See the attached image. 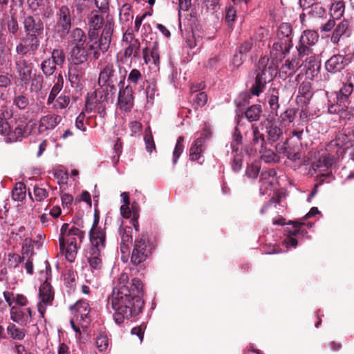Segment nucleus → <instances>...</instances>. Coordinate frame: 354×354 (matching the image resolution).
Returning a JSON list of instances; mask_svg holds the SVG:
<instances>
[{
	"instance_id": "f257e3e1",
	"label": "nucleus",
	"mask_w": 354,
	"mask_h": 354,
	"mask_svg": "<svg viewBox=\"0 0 354 354\" xmlns=\"http://www.w3.org/2000/svg\"><path fill=\"white\" fill-rule=\"evenodd\" d=\"M143 284L138 278L129 281L127 273L122 272L118 278L117 286L113 288L109 297L111 308L115 311L113 319L118 324L138 316L144 306Z\"/></svg>"
},
{
	"instance_id": "f03ea898",
	"label": "nucleus",
	"mask_w": 354,
	"mask_h": 354,
	"mask_svg": "<svg viewBox=\"0 0 354 354\" xmlns=\"http://www.w3.org/2000/svg\"><path fill=\"white\" fill-rule=\"evenodd\" d=\"M127 73L126 68L118 62L109 63L100 70L98 84L102 88L106 86L107 92L113 95L116 86H124Z\"/></svg>"
},
{
	"instance_id": "7ed1b4c3",
	"label": "nucleus",
	"mask_w": 354,
	"mask_h": 354,
	"mask_svg": "<svg viewBox=\"0 0 354 354\" xmlns=\"http://www.w3.org/2000/svg\"><path fill=\"white\" fill-rule=\"evenodd\" d=\"M155 247L147 233L139 234L134 241L131 263L142 269L145 268L144 262L152 254Z\"/></svg>"
},
{
	"instance_id": "20e7f679",
	"label": "nucleus",
	"mask_w": 354,
	"mask_h": 354,
	"mask_svg": "<svg viewBox=\"0 0 354 354\" xmlns=\"http://www.w3.org/2000/svg\"><path fill=\"white\" fill-rule=\"evenodd\" d=\"M292 27L288 23H282L277 29V37L272 45L271 53L275 58H285L292 47Z\"/></svg>"
},
{
	"instance_id": "39448f33",
	"label": "nucleus",
	"mask_w": 354,
	"mask_h": 354,
	"mask_svg": "<svg viewBox=\"0 0 354 354\" xmlns=\"http://www.w3.org/2000/svg\"><path fill=\"white\" fill-rule=\"evenodd\" d=\"M107 96L108 93H105L103 90H96L87 97L85 111L86 113L97 112L100 118L104 119L106 115Z\"/></svg>"
},
{
	"instance_id": "423d86ee",
	"label": "nucleus",
	"mask_w": 354,
	"mask_h": 354,
	"mask_svg": "<svg viewBox=\"0 0 354 354\" xmlns=\"http://www.w3.org/2000/svg\"><path fill=\"white\" fill-rule=\"evenodd\" d=\"M71 25L72 17L70 9L67 6H62L56 14L54 33L63 39L69 34Z\"/></svg>"
},
{
	"instance_id": "0eeeda50",
	"label": "nucleus",
	"mask_w": 354,
	"mask_h": 354,
	"mask_svg": "<svg viewBox=\"0 0 354 354\" xmlns=\"http://www.w3.org/2000/svg\"><path fill=\"white\" fill-rule=\"evenodd\" d=\"M14 64L19 81L25 85L28 84L32 79L34 64L27 59L26 55L17 53L14 56Z\"/></svg>"
},
{
	"instance_id": "6e6552de",
	"label": "nucleus",
	"mask_w": 354,
	"mask_h": 354,
	"mask_svg": "<svg viewBox=\"0 0 354 354\" xmlns=\"http://www.w3.org/2000/svg\"><path fill=\"white\" fill-rule=\"evenodd\" d=\"M55 298V292L50 283L46 279L39 288V299L37 310L41 319H44L45 313L48 306L53 305Z\"/></svg>"
},
{
	"instance_id": "1a4fd4ad",
	"label": "nucleus",
	"mask_w": 354,
	"mask_h": 354,
	"mask_svg": "<svg viewBox=\"0 0 354 354\" xmlns=\"http://www.w3.org/2000/svg\"><path fill=\"white\" fill-rule=\"evenodd\" d=\"M261 125L269 145H272L283 138V129L274 117L267 118L261 122Z\"/></svg>"
},
{
	"instance_id": "9d476101",
	"label": "nucleus",
	"mask_w": 354,
	"mask_h": 354,
	"mask_svg": "<svg viewBox=\"0 0 354 354\" xmlns=\"http://www.w3.org/2000/svg\"><path fill=\"white\" fill-rule=\"evenodd\" d=\"M354 140V131L350 129H343L335 137V140L330 141L327 145L326 150L331 151L334 148H337L335 151L338 157L344 153V147H348V145Z\"/></svg>"
},
{
	"instance_id": "9b49d317",
	"label": "nucleus",
	"mask_w": 354,
	"mask_h": 354,
	"mask_svg": "<svg viewBox=\"0 0 354 354\" xmlns=\"http://www.w3.org/2000/svg\"><path fill=\"white\" fill-rule=\"evenodd\" d=\"M42 36H36L35 34L27 35L20 39L16 46V53L18 55H26L28 53L35 55L40 46V39Z\"/></svg>"
},
{
	"instance_id": "f8f14e48",
	"label": "nucleus",
	"mask_w": 354,
	"mask_h": 354,
	"mask_svg": "<svg viewBox=\"0 0 354 354\" xmlns=\"http://www.w3.org/2000/svg\"><path fill=\"white\" fill-rule=\"evenodd\" d=\"M255 73L264 82H270L277 74V66L273 62H270L268 57H261L256 66Z\"/></svg>"
},
{
	"instance_id": "ddd939ff",
	"label": "nucleus",
	"mask_w": 354,
	"mask_h": 354,
	"mask_svg": "<svg viewBox=\"0 0 354 354\" xmlns=\"http://www.w3.org/2000/svg\"><path fill=\"white\" fill-rule=\"evenodd\" d=\"M24 32L27 35L35 34L36 36H43L44 24L38 15H27L22 21Z\"/></svg>"
},
{
	"instance_id": "4468645a",
	"label": "nucleus",
	"mask_w": 354,
	"mask_h": 354,
	"mask_svg": "<svg viewBox=\"0 0 354 354\" xmlns=\"http://www.w3.org/2000/svg\"><path fill=\"white\" fill-rule=\"evenodd\" d=\"M118 108L124 112H130L134 105L133 88L131 85L120 86L118 96Z\"/></svg>"
},
{
	"instance_id": "2eb2a0df",
	"label": "nucleus",
	"mask_w": 354,
	"mask_h": 354,
	"mask_svg": "<svg viewBox=\"0 0 354 354\" xmlns=\"http://www.w3.org/2000/svg\"><path fill=\"white\" fill-rule=\"evenodd\" d=\"M342 86L339 91L337 98L340 104L349 101V97L354 92V74L347 72L342 80Z\"/></svg>"
},
{
	"instance_id": "dca6fc26",
	"label": "nucleus",
	"mask_w": 354,
	"mask_h": 354,
	"mask_svg": "<svg viewBox=\"0 0 354 354\" xmlns=\"http://www.w3.org/2000/svg\"><path fill=\"white\" fill-rule=\"evenodd\" d=\"M350 63L346 56L337 54L331 56L325 63L326 70L330 73L342 71Z\"/></svg>"
},
{
	"instance_id": "f3484780",
	"label": "nucleus",
	"mask_w": 354,
	"mask_h": 354,
	"mask_svg": "<svg viewBox=\"0 0 354 354\" xmlns=\"http://www.w3.org/2000/svg\"><path fill=\"white\" fill-rule=\"evenodd\" d=\"M114 22L113 19H107L101 37L98 39V48L103 53L108 50L112 39Z\"/></svg>"
},
{
	"instance_id": "a211bd4d",
	"label": "nucleus",
	"mask_w": 354,
	"mask_h": 354,
	"mask_svg": "<svg viewBox=\"0 0 354 354\" xmlns=\"http://www.w3.org/2000/svg\"><path fill=\"white\" fill-rule=\"evenodd\" d=\"M352 33V28L350 22L346 19H343L336 25L330 37V41L338 45L341 38L349 37Z\"/></svg>"
},
{
	"instance_id": "6ab92c4d",
	"label": "nucleus",
	"mask_w": 354,
	"mask_h": 354,
	"mask_svg": "<svg viewBox=\"0 0 354 354\" xmlns=\"http://www.w3.org/2000/svg\"><path fill=\"white\" fill-rule=\"evenodd\" d=\"M89 238L92 250H103L106 245V234L105 229H91Z\"/></svg>"
},
{
	"instance_id": "aec40b11",
	"label": "nucleus",
	"mask_w": 354,
	"mask_h": 354,
	"mask_svg": "<svg viewBox=\"0 0 354 354\" xmlns=\"http://www.w3.org/2000/svg\"><path fill=\"white\" fill-rule=\"evenodd\" d=\"M301 66L302 64H301L299 57H295L291 59H288L279 70V77L286 79L287 77L292 75Z\"/></svg>"
},
{
	"instance_id": "412c9836",
	"label": "nucleus",
	"mask_w": 354,
	"mask_h": 354,
	"mask_svg": "<svg viewBox=\"0 0 354 354\" xmlns=\"http://www.w3.org/2000/svg\"><path fill=\"white\" fill-rule=\"evenodd\" d=\"M88 22L90 27L88 32V38L90 41L95 36V31L102 28L104 23L103 16L99 11L94 10L91 12L88 17Z\"/></svg>"
},
{
	"instance_id": "4be33fe9",
	"label": "nucleus",
	"mask_w": 354,
	"mask_h": 354,
	"mask_svg": "<svg viewBox=\"0 0 354 354\" xmlns=\"http://www.w3.org/2000/svg\"><path fill=\"white\" fill-rule=\"evenodd\" d=\"M62 117L57 114H48L40 118L38 130L40 133H44L48 130H52L60 123Z\"/></svg>"
},
{
	"instance_id": "5701e85b",
	"label": "nucleus",
	"mask_w": 354,
	"mask_h": 354,
	"mask_svg": "<svg viewBox=\"0 0 354 354\" xmlns=\"http://www.w3.org/2000/svg\"><path fill=\"white\" fill-rule=\"evenodd\" d=\"M252 146L256 151H259V153H263L266 151L267 145L268 142L264 133L260 132L259 127L255 125H252Z\"/></svg>"
},
{
	"instance_id": "b1692460",
	"label": "nucleus",
	"mask_w": 354,
	"mask_h": 354,
	"mask_svg": "<svg viewBox=\"0 0 354 354\" xmlns=\"http://www.w3.org/2000/svg\"><path fill=\"white\" fill-rule=\"evenodd\" d=\"M87 36L80 28H75L69 32L68 44L71 48L85 47Z\"/></svg>"
},
{
	"instance_id": "393cba45",
	"label": "nucleus",
	"mask_w": 354,
	"mask_h": 354,
	"mask_svg": "<svg viewBox=\"0 0 354 354\" xmlns=\"http://www.w3.org/2000/svg\"><path fill=\"white\" fill-rule=\"evenodd\" d=\"M88 50L86 47L71 48L68 60L72 64L88 65Z\"/></svg>"
},
{
	"instance_id": "a878e982",
	"label": "nucleus",
	"mask_w": 354,
	"mask_h": 354,
	"mask_svg": "<svg viewBox=\"0 0 354 354\" xmlns=\"http://www.w3.org/2000/svg\"><path fill=\"white\" fill-rule=\"evenodd\" d=\"M12 104L16 109L24 111L26 113L30 112V106L32 104L29 95L27 93H15Z\"/></svg>"
},
{
	"instance_id": "bb28decb",
	"label": "nucleus",
	"mask_w": 354,
	"mask_h": 354,
	"mask_svg": "<svg viewBox=\"0 0 354 354\" xmlns=\"http://www.w3.org/2000/svg\"><path fill=\"white\" fill-rule=\"evenodd\" d=\"M87 65L72 64L68 69L69 81L74 84H78L84 76V70Z\"/></svg>"
},
{
	"instance_id": "cd10ccee",
	"label": "nucleus",
	"mask_w": 354,
	"mask_h": 354,
	"mask_svg": "<svg viewBox=\"0 0 354 354\" xmlns=\"http://www.w3.org/2000/svg\"><path fill=\"white\" fill-rule=\"evenodd\" d=\"M205 138L201 135L192 145L189 149V158L192 161L198 160L204 151Z\"/></svg>"
},
{
	"instance_id": "c85d7f7f",
	"label": "nucleus",
	"mask_w": 354,
	"mask_h": 354,
	"mask_svg": "<svg viewBox=\"0 0 354 354\" xmlns=\"http://www.w3.org/2000/svg\"><path fill=\"white\" fill-rule=\"evenodd\" d=\"M279 91L275 87L270 86L266 93V100L272 112L277 113L279 108Z\"/></svg>"
},
{
	"instance_id": "c756f323",
	"label": "nucleus",
	"mask_w": 354,
	"mask_h": 354,
	"mask_svg": "<svg viewBox=\"0 0 354 354\" xmlns=\"http://www.w3.org/2000/svg\"><path fill=\"white\" fill-rule=\"evenodd\" d=\"M101 252L90 249L88 261L91 268L95 270H100L102 268L103 262L101 257Z\"/></svg>"
},
{
	"instance_id": "7c9ffc66",
	"label": "nucleus",
	"mask_w": 354,
	"mask_h": 354,
	"mask_svg": "<svg viewBox=\"0 0 354 354\" xmlns=\"http://www.w3.org/2000/svg\"><path fill=\"white\" fill-rule=\"evenodd\" d=\"M262 111L261 105L253 104L246 109L245 115L249 122H255L260 119Z\"/></svg>"
},
{
	"instance_id": "2f4dec72",
	"label": "nucleus",
	"mask_w": 354,
	"mask_h": 354,
	"mask_svg": "<svg viewBox=\"0 0 354 354\" xmlns=\"http://www.w3.org/2000/svg\"><path fill=\"white\" fill-rule=\"evenodd\" d=\"M319 35L315 30H304L300 37L299 41L301 44H307L314 46L318 41Z\"/></svg>"
},
{
	"instance_id": "473e14b6",
	"label": "nucleus",
	"mask_w": 354,
	"mask_h": 354,
	"mask_svg": "<svg viewBox=\"0 0 354 354\" xmlns=\"http://www.w3.org/2000/svg\"><path fill=\"white\" fill-rule=\"evenodd\" d=\"M119 234L121 236V250L122 248H128V244L132 242V229L131 227H123L120 225Z\"/></svg>"
},
{
	"instance_id": "72a5a7b5",
	"label": "nucleus",
	"mask_w": 354,
	"mask_h": 354,
	"mask_svg": "<svg viewBox=\"0 0 354 354\" xmlns=\"http://www.w3.org/2000/svg\"><path fill=\"white\" fill-rule=\"evenodd\" d=\"M277 174L275 169H269L266 171H263L260 175V183H261V189L264 187L265 189H268L272 185V180L270 179Z\"/></svg>"
},
{
	"instance_id": "f704fd0d",
	"label": "nucleus",
	"mask_w": 354,
	"mask_h": 354,
	"mask_svg": "<svg viewBox=\"0 0 354 354\" xmlns=\"http://www.w3.org/2000/svg\"><path fill=\"white\" fill-rule=\"evenodd\" d=\"M11 319L21 325L28 324L26 313L19 308L12 307L10 309Z\"/></svg>"
},
{
	"instance_id": "c9c22d12",
	"label": "nucleus",
	"mask_w": 354,
	"mask_h": 354,
	"mask_svg": "<svg viewBox=\"0 0 354 354\" xmlns=\"http://www.w3.org/2000/svg\"><path fill=\"white\" fill-rule=\"evenodd\" d=\"M28 194L32 201L41 202L48 197V192L45 188L35 185L33 187V196L30 190Z\"/></svg>"
},
{
	"instance_id": "e433bc0d",
	"label": "nucleus",
	"mask_w": 354,
	"mask_h": 354,
	"mask_svg": "<svg viewBox=\"0 0 354 354\" xmlns=\"http://www.w3.org/2000/svg\"><path fill=\"white\" fill-rule=\"evenodd\" d=\"M290 223L293 225L295 230L288 232V235L284 241L287 245L296 247L298 243L295 236H297V234L299 233L301 223H299L298 221H290Z\"/></svg>"
},
{
	"instance_id": "4c0bfd02",
	"label": "nucleus",
	"mask_w": 354,
	"mask_h": 354,
	"mask_svg": "<svg viewBox=\"0 0 354 354\" xmlns=\"http://www.w3.org/2000/svg\"><path fill=\"white\" fill-rule=\"evenodd\" d=\"M6 257V266L10 270L16 269L25 260V257H21L17 253H8Z\"/></svg>"
},
{
	"instance_id": "58836bf2",
	"label": "nucleus",
	"mask_w": 354,
	"mask_h": 354,
	"mask_svg": "<svg viewBox=\"0 0 354 354\" xmlns=\"http://www.w3.org/2000/svg\"><path fill=\"white\" fill-rule=\"evenodd\" d=\"M140 43L138 39L130 43L124 50L125 57H133L137 58L140 57Z\"/></svg>"
},
{
	"instance_id": "ea45409f",
	"label": "nucleus",
	"mask_w": 354,
	"mask_h": 354,
	"mask_svg": "<svg viewBox=\"0 0 354 354\" xmlns=\"http://www.w3.org/2000/svg\"><path fill=\"white\" fill-rule=\"evenodd\" d=\"M268 82H265L258 77H255L254 83L252 85L249 92L252 95L259 96L266 89Z\"/></svg>"
},
{
	"instance_id": "a19ab883",
	"label": "nucleus",
	"mask_w": 354,
	"mask_h": 354,
	"mask_svg": "<svg viewBox=\"0 0 354 354\" xmlns=\"http://www.w3.org/2000/svg\"><path fill=\"white\" fill-rule=\"evenodd\" d=\"M26 185L22 182L16 183L12 190V199L16 201H22L26 197Z\"/></svg>"
},
{
	"instance_id": "79ce46f5",
	"label": "nucleus",
	"mask_w": 354,
	"mask_h": 354,
	"mask_svg": "<svg viewBox=\"0 0 354 354\" xmlns=\"http://www.w3.org/2000/svg\"><path fill=\"white\" fill-rule=\"evenodd\" d=\"M297 97H303L309 100L312 96V86L309 81H304L299 86Z\"/></svg>"
},
{
	"instance_id": "37998d69",
	"label": "nucleus",
	"mask_w": 354,
	"mask_h": 354,
	"mask_svg": "<svg viewBox=\"0 0 354 354\" xmlns=\"http://www.w3.org/2000/svg\"><path fill=\"white\" fill-rule=\"evenodd\" d=\"M132 6L129 3H124L120 10V21L121 23L129 22L133 18L131 13Z\"/></svg>"
},
{
	"instance_id": "c03bdc74",
	"label": "nucleus",
	"mask_w": 354,
	"mask_h": 354,
	"mask_svg": "<svg viewBox=\"0 0 354 354\" xmlns=\"http://www.w3.org/2000/svg\"><path fill=\"white\" fill-rule=\"evenodd\" d=\"M297 109H287L280 115V122L283 123L285 125L293 122L296 118Z\"/></svg>"
},
{
	"instance_id": "a18cd8bd",
	"label": "nucleus",
	"mask_w": 354,
	"mask_h": 354,
	"mask_svg": "<svg viewBox=\"0 0 354 354\" xmlns=\"http://www.w3.org/2000/svg\"><path fill=\"white\" fill-rule=\"evenodd\" d=\"M7 330L8 334L14 339L22 340L25 337L24 330L17 328L15 324H10Z\"/></svg>"
},
{
	"instance_id": "49530a36",
	"label": "nucleus",
	"mask_w": 354,
	"mask_h": 354,
	"mask_svg": "<svg viewBox=\"0 0 354 354\" xmlns=\"http://www.w3.org/2000/svg\"><path fill=\"white\" fill-rule=\"evenodd\" d=\"M41 69L46 76H50L55 72L56 65L50 60V57H48L41 62Z\"/></svg>"
},
{
	"instance_id": "de8ad7c7",
	"label": "nucleus",
	"mask_w": 354,
	"mask_h": 354,
	"mask_svg": "<svg viewBox=\"0 0 354 354\" xmlns=\"http://www.w3.org/2000/svg\"><path fill=\"white\" fill-rule=\"evenodd\" d=\"M302 64H304L306 68L308 70L315 69L318 70L320 68V62L318 59V57L315 55H311L308 56L304 62H302Z\"/></svg>"
},
{
	"instance_id": "09e8293b",
	"label": "nucleus",
	"mask_w": 354,
	"mask_h": 354,
	"mask_svg": "<svg viewBox=\"0 0 354 354\" xmlns=\"http://www.w3.org/2000/svg\"><path fill=\"white\" fill-rule=\"evenodd\" d=\"M144 140L145 142L146 149L148 152L151 153L153 150L156 149V145L151 133L150 127H148L145 131Z\"/></svg>"
},
{
	"instance_id": "8fccbe9b",
	"label": "nucleus",
	"mask_w": 354,
	"mask_h": 354,
	"mask_svg": "<svg viewBox=\"0 0 354 354\" xmlns=\"http://www.w3.org/2000/svg\"><path fill=\"white\" fill-rule=\"evenodd\" d=\"M30 89L32 91L38 92L41 90L44 84V77L41 74L35 73L32 75Z\"/></svg>"
},
{
	"instance_id": "3c124183",
	"label": "nucleus",
	"mask_w": 354,
	"mask_h": 354,
	"mask_svg": "<svg viewBox=\"0 0 354 354\" xmlns=\"http://www.w3.org/2000/svg\"><path fill=\"white\" fill-rule=\"evenodd\" d=\"M184 140L185 139L183 136H179L177 139V142L173 151V163L174 165L177 163L180 154L184 150Z\"/></svg>"
},
{
	"instance_id": "603ef678",
	"label": "nucleus",
	"mask_w": 354,
	"mask_h": 354,
	"mask_svg": "<svg viewBox=\"0 0 354 354\" xmlns=\"http://www.w3.org/2000/svg\"><path fill=\"white\" fill-rule=\"evenodd\" d=\"M344 3L343 1H337L334 2L330 6L331 15L339 18L342 16L344 12Z\"/></svg>"
},
{
	"instance_id": "864d4df0",
	"label": "nucleus",
	"mask_w": 354,
	"mask_h": 354,
	"mask_svg": "<svg viewBox=\"0 0 354 354\" xmlns=\"http://www.w3.org/2000/svg\"><path fill=\"white\" fill-rule=\"evenodd\" d=\"M6 25L8 31L11 37L17 34L19 30V26L16 17L12 15L10 18L6 21Z\"/></svg>"
},
{
	"instance_id": "5fc2aeb1",
	"label": "nucleus",
	"mask_w": 354,
	"mask_h": 354,
	"mask_svg": "<svg viewBox=\"0 0 354 354\" xmlns=\"http://www.w3.org/2000/svg\"><path fill=\"white\" fill-rule=\"evenodd\" d=\"M21 254L22 255L21 257H25V259H27L28 257L33 258V256L35 254V253L31 239H25V242L22 245L21 248Z\"/></svg>"
},
{
	"instance_id": "6e6d98bb",
	"label": "nucleus",
	"mask_w": 354,
	"mask_h": 354,
	"mask_svg": "<svg viewBox=\"0 0 354 354\" xmlns=\"http://www.w3.org/2000/svg\"><path fill=\"white\" fill-rule=\"evenodd\" d=\"M297 52H298V56L297 57L299 58V60H301V58L304 57L305 56H309L313 54L312 46L307 45V44H301V42L299 41L298 44L296 46Z\"/></svg>"
},
{
	"instance_id": "4d7b16f0",
	"label": "nucleus",
	"mask_w": 354,
	"mask_h": 354,
	"mask_svg": "<svg viewBox=\"0 0 354 354\" xmlns=\"http://www.w3.org/2000/svg\"><path fill=\"white\" fill-rule=\"evenodd\" d=\"M96 347L100 352L104 351L109 346V339L106 334L100 333L95 339Z\"/></svg>"
},
{
	"instance_id": "13d9d810",
	"label": "nucleus",
	"mask_w": 354,
	"mask_h": 354,
	"mask_svg": "<svg viewBox=\"0 0 354 354\" xmlns=\"http://www.w3.org/2000/svg\"><path fill=\"white\" fill-rule=\"evenodd\" d=\"M53 62L55 65L61 66L65 62V54L62 49H54L52 52Z\"/></svg>"
},
{
	"instance_id": "bf43d9fd",
	"label": "nucleus",
	"mask_w": 354,
	"mask_h": 354,
	"mask_svg": "<svg viewBox=\"0 0 354 354\" xmlns=\"http://www.w3.org/2000/svg\"><path fill=\"white\" fill-rule=\"evenodd\" d=\"M72 308H75L76 310L77 314L83 313V315L84 316L86 313H89L90 312L89 304L86 300H80L77 301Z\"/></svg>"
},
{
	"instance_id": "052dcab7",
	"label": "nucleus",
	"mask_w": 354,
	"mask_h": 354,
	"mask_svg": "<svg viewBox=\"0 0 354 354\" xmlns=\"http://www.w3.org/2000/svg\"><path fill=\"white\" fill-rule=\"evenodd\" d=\"M251 95L252 94H250V92L240 93V95L234 101L236 106L238 108H241L248 104L250 103V100L251 99Z\"/></svg>"
},
{
	"instance_id": "680f3d73",
	"label": "nucleus",
	"mask_w": 354,
	"mask_h": 354,
	"mask_svg": "<svg viewBox=\"0 0 354 354\" xmlns=\"http://www.w3.org/2000/svg\"><path fill=\"white\" fill-rule=\"evenodd\" d=\"M61 251L65 252V256L68 261L73 262L77 251V245H66L64 250Z\"/></svg>"
},
{
	"instance_id": "e2e57ef3",
	"label": "nucleus",
	"mask_w": 354,
	"mask_h": 354,
	"mask_svg": "<svg viewBox=\"0 0 354 354\" xmlns=\"http://www.w3.org/2000/svg\"><path fill=\"white\" fill-rule=\"evenodd\" d=\"M69 224L64 223L60 229V234L59 238V248L61 250H63L65 247V239L66 236H68V232H70V229H68Z\"/></svg>"
},
{
	"instance_id": "0e129e2a",
	"label": "nucleus",
	"mask_w": 354,
	"mask_h": 354,
	"mask_svg": "<svg viewBox=\"0 0 354 354\" xmlns=\"http://www.w3.org/2000/svg\"><path fill=\"white\" fill-rule=\"evenodd\" d=\"M207 101V95L205 92H200L196 93L194 98V104L197 107H203L205 105Z\"/></svg>"
},
{
	"instance_id": "69168bd1",
	"label": "nucleus",
	"mask_w": 354,
	"mask_h": 354,
	"mask_svg": "<svg viewBox=\"0 0 354 354\" xmlns=\"http://www.w3.org/2000/svg\"><path fill=\"white\" fill-rule=\"evenodd\" d=\"M261 166L258 162L252 163L246 169V175L249 178H256L260 171Z\"/></svg>"
},
{
	"instance_id": "338daca9",
	"label": "nucleus",
	"mask_w": 354,
	"mask_h": 354,
	"mask_svg": "<svg viewBox=\"0 0 354 354\" xmlns=\"http://www.w3.org/2000/svg\"><path fill=\"white\" fill-rule=\"evenodd\" d=\"M142 76L141 73L138 69H132L128 76L127 81L129 83V85L131 84H138L140 80H142Z\"/></svg>"
},
{
	"instance_id": "774afa93",
	"label": "nucleus",
	"mask_w": 354,
	"mask_h": 354,
	"mask_svg": "<svg viewBox=\"0 0 354 354\" xmlns=\"http://www.w3.org/2000/svg\"><path fill=\"white\" fill-rule=\"evenodd\" d=\"M63 77L61 75H59L57 77H56V80L54 81V85L51 88L50 93L57 97L58 93L61 91V90L63 88Z\"/></svg>"
}]
</instances>
